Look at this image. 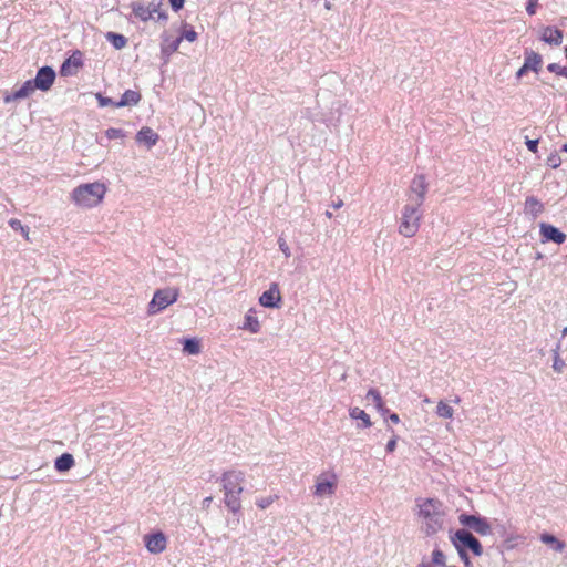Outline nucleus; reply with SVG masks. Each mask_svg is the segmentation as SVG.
<instances>
[{
	"label": "nucleus",
	"mask_w": 567,
	"mask_h": 567,
	"mask_svg": "<svg viewBox=\"0 0 567 567\" xmlns=\"http://www.w3.org/2000/svg\"><path fill=\"white\" fill-rule=\"evenodd\" d=\"M445 508L436 498L417 499V517L421 522V530L426 536H433L444 527Z\"/></svg>",
	"instance_id": "obj_1"
},
{
	"label": "nucleus",
	"mask_w": 567,
	"mask_h": 567,
	"mask_svg": "<svg viewBox=\"0 0 567 567\" xmlns=\"http://www.w3.org/2000/svg\"><path fill=\"white\" fill-rule=\"evenodd\" d=\"M220 481L227 508L233 513H237L241 506L240 494L244 491L245 473L239 470H230L221 475Z\"/></svg>",
	"instance_id": "obj_2"
},
{
	"label": "nucleus",
	"mask_w": 567,
	"mask_h": 567,
	"mask_svg": "<svg viewBox=\"0 0 567 567\" xmlns=\"http://www.w3.org/2000/svg\"><path fill=\"white\" fill-rule=\"evenodd\" d=\"M105 194L106 186L101 182H94L76 186L70 194V198L75 206L89 209L102 203Z\"/></svg>",
	"instance_id": "obj_3"
},
{
	"label": "nucleus",
	"mask_w": 567,
	"mask_h": 567,
	"mask_svg": "<svg viewBox=\"0 0 567 567\" xmlns=\"http://www.w3.org/2000/svg\"><path fill=\"white\" fill-rule=\"evenodd\" d=\"M422 206L406 203L401 212L399 233L408 238L413 237L421 224L423 212Z\"/></svg>",
	"instance_id": "obj_4"
},
{
	"label": "nucleus",
	"mask_w": 567,
	"mask_h": 567,
	"mask_svg": "<svg viewBox=\"0 0 567 567\" xmlns=\"http://www.w3.org/2000/svg\"><path fill=\"white\" fill-rule=\"evenodd\" d=\"M451 542L465 564H468L466 549H470L475 556H481L483 554V548L478 539L466 529L456 530L454 535L451 536Z\"/></svg>",
	"instance_id": "obj_5"
},
{
	"label": "nucleus",
	"mask_w": 567,
	"mask_h": 567,
	"mask_svg": "<svg viewBox=\"0 0 567 567\" xmlns=\"http://www.w3.org/2000/svg\"><path fill=\"white\" fill-rule=\"evenodd\" d=\"M179 290L177 288H163L154 292L152 300L147 306V315L154 316L165 310L168 306L175 303L178 299Z\"/></svg>",
	"instance_id": "obj_6"
},
{
	"label": "nucleus",
	"mask_w": 567,
	"mask_h": 567,
	"mask_svg": "<svg viewBox=\"0 0 567 567\" xmlns=\"http://www.w3.org/2000/svg\"><path fill=\"white\" fill-rule=\"evenodd\" d=\"M132 12L133 16L143 21L146 22L148 20L157 19V20H166L167 14L165 12L159 11L158 4L151 2L147 6L141 3V2H134L132 3Z\"/></svg>",
	"instance_id": "obj_7"
},
{
	"label": "nucleus",
	"mask_w": 567,
	"mask_h": 567,
	"mask_svg": "<svg viewBox=\"0 0 567 567\" xmlns=\"http://www.w3.org/2000/svg\"><path fill=\"white\" fill-rule=\"evenodd\" d=\"M338 478L333 473H323L316 477L313 494L316 497L323 498L332 496L336 493Z\"/></svg>",
	"instance_id": "obj_8"
},
{
	"label": "nucleus",
	"mask_w": 567,
	"mask_h": 567,
	"mask_svg": "<svg viewBox=\"0 0 567 567\" xmlns=\"http://www.w3.org/2000/svg\"><path fill=\"white\" fill-rule=\"evenodd\" d=\"M458 520L463 526L468 527L481 536H487L492 534V526L485 517L461 514Z\"/></svg>",
	"instance_id": "obj_9"
},
{
	"label": "nucleus",
	"mask_w": 567,
	"mask_h": 567,
	"mask_svg": "<svg viewBox=\"0 0 567 567\" xmlns=\"http://www.w3.org/2000/svg\"><path fill=\"white\" fill-rule=\"evenodd\" d=\"M427 192V183L423 175H416L409 187L408 202L410 204L422 206L424 203L425 194Z\"/></svg>",
	"instance_id": "obj_10"
},
{
	"label": "nucleus",
	"mask_w": 567,
	"mask_h": 567,
	"mask_svg": "<svg viewBox=\"0 0 567 567\" xmlns=\"http://www.w3.org/2000/svg\"><path fill=\"white\" fill-rule=\"evenodd\" d=\"M144 543L146 549L155 555L163 553L167 547V538L162 532L145 535Z\"/></svg>",
	"instance_id": "obj_11"
},
{
	"label": "nucleus",
	"mask_w": 567,
	"mask_h": 567,
	"mask_svg": "<svg viewBox=\"0 0 567 567\" xmlns=\"http://www.w3.org/2000/svg\"><path fill=\"white\" fill-rule=\"evenodd\" d=\"M55 80V72L50 66H42L37 72L33 83L38 90L48 91L51 89Z\"/></svg>",
	"instance_id": "obj_12"
},
{
	"label": "nucleus",
	"mask_w": 567,
	"mask_h": 567,
	"mask_svg": "<svg viewBox=\"0 0 567 567\" xmlns=\"http://www.w3.org/2000/svg\"><path fill=\"white\" fill-rule=\"evenodd\" d=\"M259 303L266 308H279L281 303V296L278 284L272 282L269 289L261 293L259 297Z\"/></svg>",
	"instance_id": "obj_13"
},
{
	"label": "nucleus",
	"mask_w": 567,
	"mask_h": 567,
	"mask_svg": "<svg viewBox=\"0 0 567 567\" xmlns=\"http://www.w3.org/2000/svg\"><path fill=\"white\" fill-rule=\"evenodd\" d=\"M539 231L543 241H554L556 244H563L566 240V235L550 224L542 223L539 225Z\"/></svg>",
	"instance_id": "obj_14"
},
{
	"label": "nucleus",
	"mask_w": 567,
	"mask_h": 567,
	"mask_svg": "<svg viewBox=\"0 0 567 567\" xmlns=\"http://www.w3.org/2000/svg\"><path fill=\"white\" fill-rule=\"evenodd\" d=\"M182 42V38L172 37L167 32L162 34V43H161V53L165 61H168L169 56L178 50V47Z\"/></svg>",
	"instance_id": "obj_15"
},
{
	"label": "nucleus",
	"mask_w": 567,
	"mask_h": 567,
	"mask_svg": "<svg viewBox=\"0 0 567 567\" xmlns=\"http://www.w3.org/2000/svg\"><path fill=\"white\" fill-rule=\"evenodd\" d=\"M37 86L32 80L25 81L18 90H16L12 94H7L3 99L6 103H10L17 100H22L29 97L34 91Z\"/></svg>",
	"instance_id": "obj_16"
},
{
	"label": "nucleus",
	"mask_w": 567,
	"mask_h": 567,
	"mask_svg": "<svg viewBox=\"0 0 567 567\" xmlns=\"http://www.w3.org/2000/svg\"><path fill=\"white\" fill-rule=\"evenodd\" d=\"M543 64V58L539 53L526 49L524 52V65L529 71L538 73Z\"/></svg>",
	"instance_id": "obj_17"
},
{
	"label": "nucleus",
	"mask_w": 567,
	"mask_h": 567,
	"mask_svg": "<svg viewBox=\"0 0 567 567\" xmlns=\"http://www.w3.org/2000/svg\"><path fill=\"white\" fill-rule=\"evenodd\" d=\"M159 136L151 127L144 126L136 134V142L146 145L148 148L153 147Z\"/></svg>",
	"instance_id": "obj_18"
},
{
	"label": "nucleus",
	"mask_w": 567,
	"mask_h": 567,
	"mask_svg": "<svg viewBox=\"0 0 567 567\" xmlns=\"http://www.w3.org/2000/svg\"><path fill=\"white\" fill-rule=\"evenodd\" d=\"M542 40L548 44L559 45L563 41V31L556 28L546 27L543 29Z\"/></svg>",
	"instance_id": "obj_19"
},
{
	"label": "nucleus",
	"mask_w": 567,
	"mask_h": 567,
	"mask_svg": "<svg viewBox=\"0 0 567 567\" xmlns=\"http://www.w3.org/2000/svg\"><path fill=\"white\" fill-rule=\"evenodd\" d=\"M141 100V94L133 90H126L120 101L114 103L115 107L136 105Z\"/></svg>",
	"instance_id": "obj_20"
},
{
	"label": "nucleus",
	"mask_w": 567,
	"mask_h": 567,
	"mask_svg": "<svg viewBox=\"0 0 567 567\" xmlns=\"http://www.w3.org/2000/svg\"><path fill=\"white\" fill-rule=\"evenodd\" d=\"M243 329L248 330L251 333H258L260 331V322L256 317V312L254 309L248 310L247 313L245 315Z\"/></svg>",
	"instance_id": "obj_21"
},
{
	"label": "nucleus",
	"mask_w": 567,
	"mask_h": 567,
	"mask_svg": "<svg viewBox=\"0 0 567 567\" xmlns=\"http://www.w3.org/2000/svg\"><path fill=\"white\" fill-rule=\"evenodd\" d=\"M349 415L353 420H360L361 423H359L357 426L359 429H368L372 425V422L370 420L369 414H367L363 410L360 408H352L349 411Z\"/></svg>",
	"instance_id": "obj_22"
},
{
	"label": "nucleus",
	"mask_w": 567,
	"mask_h": 567,
	"mask_svg": "<svg viewBox=\"0 0 567 567\" xmlns=\"http://www.w3.org/2000/svg\"><path fill=\"white\" fill-rule=\"evenodd\" d=\"M74 465V458L71 454L64 453L54 462V467L59 472H66Z\"/></svg>",
	"instance_id": "obj_23"
},
{
	"label": "nucleus",
	"mask_w": 567,
	"mask_h": 567,
	"mask_svg": "<svg viewBox=\"0 0 567 567\" xmlns=\"http://www.w3.org/2000/svg\"><path fill=\"white\" fill-rule=\"evenodd\" d=\"M540 540L546 545H550L557 553H561L566 547L564 542L547 533L540 535Z\"/></svg>",
	"instance_id": "obj_24"
},
{
	"label": "nucleus",
	"mask_w": 567,
	"mask_h": 567,
	"mask_svg": "<svg viewBox=\"0 0 567 567\" xmlns=\"http://www.w3.org/2000/svg\"><path fill=\"white\" fill-rule=\"evenodd\" d=\"M525 209L533 217H537L544 209L543 204L535 197H528L525 202Z\"/></svg>",
	"instance_id": "obj_25"
},
{
	"label": "nucleus",
	"mask_w": 567,
	"mask_h": 567,
	"mask_svg": "<svg viewBox=\"0 0 567 567\" xmlns=\"http://www.w3.org/2000/svg\"><path fill=\"white\" fill-rule=\"evenodd\" d=\"M82 64V60H81V54L80 52H76L74 53L73 55H71L61 66V74L62 75H69L70 74V71L69 69L71 66H74L75 69H78L79 66H81Z\"/></svg>",
	"instance_id": "obj_26"
},
{
	"label": "nucleus",
	"mask_w": 567,
	"mask_h": 567,
	"mask_svg": "<svg viewBox=\"0 0 567 567\" xmlns=\"http://www.w3.org/2000/svg\"><path fill=\"white\" fill-rule=\"evenodd\" d=\"M435 413L441 419H449V420H451L454 416V409L449 403H446L445 401L441 400V401H439V403L436 405Z\"/></svg>",
	"instance_id": "obj_27"
},
{
	"label": "nucleus",
	"mask_w": 567,
	"mask_h": 567,
	"mask_svg": "<svg viewBox=\"0 0 567 567\" xmlns=\"http://www.w3.org/2000/svg\"><path fill=\"white\" fill-rule=\"evenodd\" d=\"M106 39L117 50L123 49L127 43V39L124 35L114 32H109Z\"/></svg>",
	"instance_id": "obj_28"
},
{
	"label": "nucleus",
	"mask_w": 567,
	"mask_h": 567,
	"mask_svg": "<svg viewBox=\"0 0 567 567\" xmlns=\"http://www.w3.org/2000/svg\"><path fill=\"white\" fill-rule=\"evenodd\" d=\"M183 351L188 354H198L200 352L199 342L196 339H186L183 343Z\"/></svg>",
	"instance_id": "obj_29"
},
{
	"label": "nucleus",
	"mask_w": 567,
	"mask_h": 567,
	"mask_svg": "<svg viewBox=\"0 0 567 567\" xmlns=\"http://www.w3.org/2000/svg\"><path fill=\"white\" fill-rule=\"evenodd\" d=\"M9 226L16 230V231H20L21 235L27 239L29 240V233H30V229L28 226H24L22 225V223L19 220V219H16V218H12L9 220Z\"/></svg>",
	"instance_id": "obj_30"
},
{
	"label": "nucleus",
	"mask_w": 567,
	"mask_h": 567,
	"mask_svg": "<svg viewBox=\"0 0 567 567\" xmlns=\"http://www.w3.org/2000/svg\"><path fill=\"white\" fill-rule=\"evenodd\" d=\"M365 398L367 401L372 402L375 408H380L383 401L380 392L375 389H370Z\"/></svg>",
	"instance_id": "obj_31"
},
{
	"label": "nucleus",
	"mask_w": 567,
	"mask_h": 567,
	"mask_svg": "<svg viewBox=\"0 0 567 567\" xmlns=\"http://www.w3.org/2000/svg\"><path fill=\"white\" fill-rule=\"evenodd\" d=\"M183 27H184V31H183V32H182V34L179 35V38H182V41H183V40H186V41H188V42H194V41H196V40H197V37H198V35H197V32H196L193 28L187 29V24H186V23H184V24H183Z\"/></svg>",
	"instance_id": "obj_32"
},
{
	"label": "nucleus",
	"mask_w": 567,
	"mask_h": 567,
	"mask_svg": "<svg viewBox=\"0 0 567 567\" xmlns=\"http://www.w3.org/2000/svg\"><path fill=\"white\" fill-rule=\"evenodd\" d=\"M547 70L557 75L567 78V66H561L557 63H550L548 64Z\"/></svg>",
	"instance_id": "obj_33"
},
{
	"label": "nucleus",
	"mask_w": 567,
	"mask_h": 567,
	"mask_svg": "<svg viewBox=\"0 0 567 567\" xmlns=\"http://www.w3.org/2000/svg\"><path fill=\"white\" fill-rule=\"evenodd\" d=\"M105 135L109 140L124 138L125 132L121 128L110 127L105 131Z\"/></svg>",
	"instance_id": "obj_34"
},
{
	"label": "nucleus",
	"mask_w": 567,
	"mask_h": 567,
	"mask_svg": "<svg viewBox=\"0 0 567 567\" xmlns=\"http://www.w3.org/2000/svg\"><path fill=\"white\" fill-rule=\"evenodd\" d=\"M432 561L434 565L445 566L446 558L443 551H441L440 549H434L432 553Z\"/></svg>",
	"instance_id": "obj_35"
},
{
	"label": "nucleus",
	"mask_w": 567,
	"mask_h": 567,
	"mask_svg": "<svg viewBox=\"0 0 567 567\" xmlns=\"http://www.w3.org/2000/svg\"><path fill=\"white\" fill-rule=\"evenodd\" d=\"M275 499L276 496L261 497L256 501V505L261 509H266L275 502Z\"/></svg>",
	"instance_id": "obj_36"
},
{
	"label": "nucleus",
	"mask_w": 567,
	"mask_h": 567,
	"mask_svg": "<svg viewBox=\"0 0 567 567\" xmlns=\"http://www.w3.org/2000/svg\"><path fill=\"white\" fill-rule=\"evenodd\" d=\"M566 368V363L565 361L560 358V355H554V360H553V369L557 372V373H561L564 371V369Z\"/></svg>",
	"instance_id": "obj_37"
},
{
	"label": "nucleus",
	"mask_w": 567,
	"mask_h": 567,
	"mask_svg": "<svg viewBox=\"0 0 567 567\" xmlns=\"http://www.w3.org/2000/svg\"><path fill=\"white\" fill-rule=\"evenodd\" d=\"M278 246L286 258H289L291 256V250H290L287 241L282 237H279Z\"/></svg>",
	"instance_id": "obj_38"
},
{
	"label": "nucleus",
	"mask_w": 567,
	"mask_h": 567,
	"mask_svg": "<svg viewBox=\"0 0 567 567\" xmlns=\"http://www.w3.org/2000/svg\"><path fill=\"white\" fill-rule=\"evenodd\" d=\"M547 164L553 168H557L560 166L561 159L558 154L554 153L548 156Z\"/></svg>",
	"instance_id": "obj_39"
},
{
	"label": "nucleus",
	"mask_w": 567,
	"mask_h": 567,
	"mask_svg": "<svg viewBox=\"0 0 567 567\" xmlns=\"http://www.w3.org/2000/svg\"><path fill=\"white\" fill-rule=\"evenodd\" d=\"M538 6V0H528L526 6V11L529 16H533L536 13V9Z\"/></svg>",
	"instance_id": "obj_40"
},
{
	"label": "nucleus",
	"mask_w": 567,
	"mask_h": 567,
	"mask_svg": "<svg viewBox=\"0 0 567 567\" xmlns=\"http://www.w3.org/2000/svg\"><path fill=\"white\" fill-rule=\"evenodd\" d=\"M172 9L177 12L179 11L183 7H184V3H185V0H168Z\"/></svg>",
	"instance_id": "obj_41"
},
{
	"label": "nucleus",
	"mask_w": 567,
	"mask_h": 567,
	"mask_svg": "<svg viewBox=\"0 0 567 567\" xmlns=\"http://www.w3.org/2000/svg\"><path fill=\"white\" fill-rule=\"evenodd\" d=\"M526 146L527 148L533 152V153H536L538 151V140H526Z\"/></svg>",
	"instance_id": "obj_42"
},
{
	"label": "nucleus",
	"mask_w": 567,
	"mask_h": 567,
	"mask_svg": "<svg viewBox=\"0 0 567 567\" xmlns=\"http://www.w3.org/2000/svg\"><path fill=\"white\" fill-rule=\"evenodd\" d=\"M396 441H398V436L396 435H393L392 439L386 443V452L389 453H392L394 452L395 447H396Z\"/></svg>",
	"instance_id": "obj_43"
},
{
	"label": "nucleus",
	"mask_w": 567,
	"mask_h": 567,
	"mask_svg": "<svg viewBox=\"0 0 567 567\" xmlns=\"http://www.w3.org/2000/svg\"><path fill=\"white\" fill-rule=\"evenodd\" d=\"M528 71L529 70L523 64V66L516 72V79L520 80Z\"/></svg>",
	"instance_id": "obj_44"
},
{
	"label": "nucleus",
	"mask_w": 567,
	"mask_h": 567,
	"mask_svg": "<svg viewBox=\"0 0 567 567\" xmlns=\"http://www.w3.org/2000/svg\"><path fill=\"white\" fill-rule=\"evenodd\" d=\"M389 420L392 422V423H399L400 422V417L396 413H392L390 414L389 416Z\"/></svg>",
	"instance_id": "obj_45"
},
{
	"label": "nucleus",
	"mask_w": 567,
	"mask_h": 567,
	"mask_svg": "<svg viewBox=\"0 0 567 567\" xmlns=\"http://www.w3.org/2000/svg\"><path fill=\"white\" fill-rule=\"evenodd\" d=\"M382 415H384L385 413L389 412V410L384 406V403L383 401L381 402V406L380 408H375Z\"/></svg>",
	"instance_id": "obj_46"
},
{
	"label": "nucleus",
	"mask_w": 567,
	"mask_h": 567,
	"mask_svg": "<svg viewBox=\"0 0 567 567\" xmlns=\"http://www.w3.org/2000/svg\"><path fill=\"white\" fill-rule=\"evenodd\" d=\"M212 501H213L212 496H208V497L204 498L203 506L204 507H208L210 505Z\"/></svg>",
	"instance_id": "obj_47"
},
{
	"label": "nucleus",
	"mask_w": 567,
	"mask_h": 567,
	"mask_svg": "<svg viewBox=\"0 0 567 567\" xmlns=\"http://www.w3.org/2000/svg\"><path fill=\"white\" fill-rule=\"evenodd\" d=\"M114 103L111 99H101V105L112 104L114 106Z\"/></svg>",
	"instance_id": "obj_48"
},
{
	"label": "nucleus",
	"mask_w": 567,
	"mask_h": 567,
	"mask_svg": "<svg viewBox=\"0 0 567 567\" xmlns=\"http://www.w3.org/2000/svg\"><path fill=\"white\" fill-rule=\"evenodd\" d=\"M342 205H343V202L341 199H339L338 202L332 204V207L338 209V208L342 207Z\"/></svg>",
	"instance_id": "obj_49"
},
{
	"label": "nucleus",
	"mask_w": 567,
	"mask_h": 567,
	"mask_svg": "<svg viewBox=\"0 0 567 567\" xmlns=\"http://www.w3.org/2000/svg\"><path fill=\"white\" fill-rule=\"evenodd\" d=\"M559 351H560V343H558V344L555 347V349L553 350V354H554V355H560V354H559Z\"/></svg>",
	"instance_id": "obj_50"
},
{
	"label": "nucleus",
	"mask_w": 567,
	"mask_h": 567,
	"mask_svg": "<svg viewBox=\"0 0 567 567\" xmlns=\"http://www.w3.org/2000/svg\"><path fill=\"white\" fill-rule=\"evenodd\" d=\"M417 567H433V566L427 561H422L417 565Z\"/></svg>",
	"instance_id": "obj_51"
},
{
	"label": "nucleus",
	"mask_w": 567,
	"mask_h": 567,
	"mask_svg": "<svg viewBox=\"0 0 567 567\" xmlns=\"http://www.w3.org/2000/svg\"><path fill=\"white\" fill-rule=\"evenodd\" d=\"M561 336H563V337H566V336H567V327H565V328L563 329V331H561Z\"/></svg>",
	"instance_id": "obj_52"
},
{
	"label": "nucleus",
	"mask_w": 567,
	"mask_h": 567,
	"mask_svg": "<svg viewBox=\"0 0 567 567\" xmlns=\"http://www.w3.org/2000/svg\"><path fill=\"white\" fill-rule=\"evenodd\" d=\"M561 151L567 152V143L563 145Z\"/></svg>",
	"instance_id": "obj_53"
},
{
	"label": "nucleus",
	"mask_w": 567,
	"mask_h": 567,
	"mask_svg": "<svg viewBox=\"0 0 567 567\" xmlns=\"http://www.w3.org/2000/svg\"><path fill=\"white\" fill-rule=\"evenodd\" d=\"M326 216H327L328 218H331V217H332V214H331L330 212H328V210H327V212H326Z\"/></svg>",
	"instance_id": "obj_54"
},
{
	"label": "nucleus",
	"mask_w": 567,
	"mask_h": 567,
	"mask_svg": "<svg viewBox=\"0 0 567 567\" xmlns=\"http://www.w3.org/2000/svg\"><path fill=\"white\" fill-rule=\"evenodd\" d=\"M460 401H461V399H460L458 396H456V398L454 399V402H455L456 404H457V403H460Z\"/></svg>",
	"instance_id": "obj_55"
},
{
	"label": "nucleus",
	"mask_w": 567,
	"mask_h": 567,
	"mask_svg": "<svg viewBox=\"0 0 567 567\" xmlns=\"http://www.w3.org/2000/svg\"><path fill=\"white\" fill-rule=\"evenodd\" d=\"M324 7H326L327 9H330V8H331L330 2H326Z\"/></svg>",
	"instance_id": "obj_56"
},
{
	"label": "nucleus",
	"mask_w": 567,
	"mask_h": 567,
	"mask_svg": "<svg viewBox=\"0 0 567 567\" xmlns=\"http://www.w3.org/2000/svg\"><path fill=\"white\" fill-rule=\"evenodd\" d=\"M424 402H425V403H430L431 401H430V399H429V398H425V399H424Z\"/></svg>",
	"instance_id": "obj_57"
}]
</instances>
